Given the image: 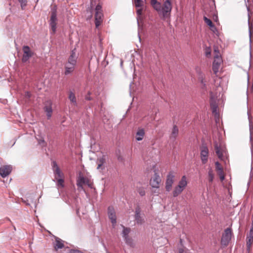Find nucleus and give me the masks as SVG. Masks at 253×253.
Listing matches in <instances>:
<instances>
[{"label":"nucleus","mask_w":253,"mask_h":253,"mask_svg":"<svg viewBox=\"0 0 253 253\" xmlns=\"http://www.w3.org/2000/svg\"><path fill=\"white\" fill-rule=\"evenodd\" d=\"M232 236V231L230 228H227L224 230L221 239V244L222 246H226L231 240Z\"/></svg>","instance_id":"9"},{"label":"nucleus","mask_w":253,"mask_h":253,"mask_svg":"<svg viewBox=\"0 0 253 253\" xmlns=\"http://www.w3.org/2000/svg\"><path fill=\"white\" fill-rule=\"evenodd\" d=\"M23 55L22 58L23 62H26L33 54L28 46L25 45L23 47Z\"/></svg>","instance_id":"12"},{"label":"nucleus","mask_w":253,"mask_h":253,"mask_svg":"<svg viewBox=\"0 0 253 253\" xmlns=\"http://www.w3.org/2000/svg\"><path fill=\"white\" fill-rule=\"evenodd\" d=\"M145 135V130L143 128H138L136 133V139L137 141L142 140Z\"/></svg>","instance_id":"19"},{"label":"nucleus","mask_w":253,"mask_h":253,"mask_svg":"<svg viewBox=\"0 0 253 253\" xmlns=\"http://www.w3.org/2000/svg\"><path fill=\"white\" fill-rule=\"evenodd\" d=\"M84 184H86L89 187H91V184L90 183L89 179L85 177L82 172H80L77 179V185L78 186V190H84Z\"/></svg>","instance_id":"4"},{"label":"nucleus","mask_w":253,"mask_h":253,"mask_svg":"<svg viewBox=\"0 0 253 253\" xmlns=\"http://www.w3.org/2000/svg\"><path fill=\"white\" fill-rule=\"evenodd\" d=\"M54 247L56 251L62 249L64 247L63 241L58 237L56 238L55 242L54 243Z\"/></svg>","instance_id":"20"},{"label":"nucleus","mask_w":253,"mask_h":253,"mask_svg":"<svg viewBox=\"0 0 253 253\" xmlns=\"http://www.w3.org/2000/svg\"><path fill=\"white\" fill-rule=\"evenodd\" d=\"M250 35L251 36V32H250Z\"/></svg>","instance_id":"47"},{"label":"nucleus","mask_w":253,"mask_h":253,"mask_svg":"<svg viewBox=\"0 0 253 253\" xmlns=\"http://www.w3.org/2000/svg\"><path fill=\"white\" fill-rule=\"evenodd\" d=\"M214 52L215 53V55L214 57V61L212 63V70L214 74L216 75L217 73L218 72L222 60L219 55V51L217 49H214Z\"/></svg>","instance_id":"8"},{"label":"nucleus","mask_w":253,"mask_h":253,"mask_svg":"<svg viewBox=\"0 0 253 253\" xmlns=\"http://www.w3.org/2000/svg\"><path fill=\"white\" fill-rule=\"evenodd\" d=\"M174 175L173 172L170 171L167 176L165 188L167 192H169L172 188L174 182Z\"/></svg>","instance_id":"10"},{"label":"nucleus","mask_w":253,"mask_h":253,"mask_svg":"<svg viewBox=\"0 0 253 253\" xmlns=\"http://www.w3.org/2000/svg\"><path fill=\"white\" fill-rule=\"evenodd\" d=\"M153 168H154V175L150 179V184L153 188L158 189L160 187V184L161 182V178L158 173V169L156 168L155 166Z\"/></svg>","instance_id":"5"},{"label":"nucleus","mask_w":253,"mask_h":253,"mask_svg":"<svg viewBox=\"0 0 253 253\" xmlns=\"http://www.w3.org/2000/svg\"><path fill=\"white\" fill-rule=\"evenodd\" d=\"M209 150L207 146H203L201 148V159L202 163L205 164L208 162Z\"/></svg>","instance_id":"13"},{"label":"nucleus","mask_w":253,"mask_h":253,"mask_svg":"<svg viewBox=\"0 0 253 253\" xmlns=\"http://www.w3.org/2000/svg\"><path fill=\"white\" fill-rule=\"evenodd\" d=\"M211 30L214 32V31L216 30V29H215L214 28H211Z\"/></svg>","instance_id":"46"},{"label":"nucleus","mask_w":253,"mask_h":253,"mask_svg":"<svg viewBox=\"0 0 253 253\" xmlns=\"http://www.w3.org/2000/svg\"><path fill=\"white\" fill-rule=\"evenodd\" d=\"M75 66H76V65H75L74 64L67 62L65 64V67H69V68L72 67L73 69H75Z\"/></svg>","instance_id":"38"},{"label":"nucleus","mask_w":253,"mask_h":253,"mask_svg":"<svg viewBox=\"0 0 253 253\" xmlns=\"http://www.w3.org/2000/svg\"><path fill=\"white\" fill-rule=\"evenodd\" d=\"M215 165L216 170L217 172V173L218 174V175L221 174L223 172V169H222L220 164H219V162H215Z\"/></svg>","instance_id":"31"},{"label":"nucleus","mask_w":253,"mask_h":253,"mask_svg":"<svg viewBox=\"0 0 253 253\" xmlns=\"http://www.w3.org/2000/svg\"><path fill=\"white\" fill-rule=\"evenodd\" d=\"M178 252H179V253H186L185 251L184 250V249H183L182 248L179 249Z\"/></svg>","instance_id":"44"},{"label":"nucleus","mask_w":253,"mask_h":253,"mask_svg":"<svg viewBox=\"0 0 253 253\" xmlns=\"http://www.w3.org/2000/svg\"><path fill=\"white\" fill-rule=\"evenodd\" d=\"M57 21V9L56 6H55L51 9V14L49 20V25L53 34H54L56 30Z\"/></svg>","instance_id":"7"},{"label":"nucleus","mask_w":253,"mask_h":253,"mask_svg":"<svg viewBox=\"0 0 253 253\" xmlns=\"http://www.w3.org/2000/svg\"><path fill=\"white\" fill-rule=\"evenodd\" d=\"M65 75H68L70 74L74 70V69H73L72 67H70V68L65 67Z\"/></svg>","instance_id":"35"},{"label":"nucleus","mask_w":253,"mask_h":253,"mask_svg":"<svg viewBox=\"0 0 253 253\" xmlns=\"http://www.w3.org/2000/svg\"><path fill=\"white\" fill-rule=\"evenodd\" d=\"M45 111L46 112V115L48 119H49L52 114V109L50 102H49V105L46 106L44 108Z\"/></svg>","instance_id":"23"},{"label":"nucleus","mask_w":253,"mask_h":253,"mask_svg":"<svg viewBox=\"0 0 253 253\" xmlns=\"http://www.w3.org/2000/svg\"><path fill=\"white\" fill-rule=\"evenodd\" d=\"M37 140H38V143L40 144V145H42L43 146H45L46 145V143L44 140V139L43 138H40V139H38L37 138Z\"/></svg>","instance_id":"36"},{"label":"nucleus","mask_w":253,"mask_h":253,"mask_svg":"<svg viewBox=\"0 0 253 253\" xmlns=\"http://www.w3.org/2000/svg\"><path fill=\"white\" fill-rule=\"evenodd\" d=\"M95 13V24L96 28H98L103 22V14L102 13V6L98 4L96 5Z\"/></svg>","instance_id":"6"},{"label":"nucleus","mask_w":253,"mask_h":253,"mask_svg":"<svg viewBox=\"0 0 253 253\" xmlns=\"http://www.w3.org/2000/svg\"><path fill=\"white\" fill-rule=\"evenodd\" d=\"M210 105L212 109V113H215V114H217L218 113L217 112V109L218 106L216 101L213 100L212 98H211Z\"/></svg>","instance_id":"24"},{"label":"nucleus","mask_w":253,"mask_h":253,"mask_svg":"<svg viewBox=\"0 0 253 253\" xmlns=\"http://www.w3.org/2000/svg\"><path fill=\"white\" fill-rule=\"evenodd\" d=\"M69 99L70 100V101L71 102V103L73 104L74 105H75V106L77 105V103L76 101V98L75 95L72 91L70 92Z\"/></svg>","instance_id":"26"},{"label":"nucleus","mask_w":253,"mask_h":253,"mask_svg":"<svg viewBox=\"0 0 253 253\" xmlns=\"http://www.w3.org/2000/svg\"><path fill=\"white\" fill-rule=\"evenodd\" d=\"M215 151L218 158L222 159L223 157L222 152L220 148L217 145V144L215 145Z\"/></svg>","instance_id":"28"},{"label":"nucleus","mask_w":253,"mask_h":253,"mask_svg":"<svg viewBox=\"0 0 253 253\" xmlns=\"http://www.w3.org/2000/svg\"><path fill=\"white\" fill-rule=\"evenodd\" d=\"M18 1L21 4L22 8L23 9L24 7L26 5L27 0H18Z\"/></svg>","instance_id":"37"},{"label":"nucleus","mask_w":253,"mask_h":253,"mask_svg":"<svg viewBox=\"0 0 253 253\" xmlns=\"http://www.w3.org/2000/svg\"><path fill=\"white\" fill-rule=\"evenodd\" d=\"M209 180L210 182H212L214 178V174L211 169H210L208 171Z\"/></svg>","instance_id":"34"},{"label":"nucleus","mask_w":253,"mask_h":253,"mask_svg":"<svg viewBox=\"0 0 253 253\" xmlns=\"http://www.w3.org/2000/svg\"><path fill=\"white\" fill-rule=\"evenodd\" d=\"M130 232V229L128 228H126L123 226V230L122 232L123 237L124 238L126 242H127V240L128 239V235Z\"/></svg>","instance_id":"25"},{"label":"nucleus","mask_w":253,"mask_h":253,"mask_svg":"<svg viewBox=\"0 0 253 253\" xmlns=\"http://www.w3.org/2000/svg\"><path fill=\"white\" fill-rule=\"evenodd\" d=\"M105 156H102L100 158H98L96 161V164H97V169H101L103 170L104 169V167L103 166L104 164L105 163Z\"/></svg>","instance_id":"17"},{"label":"nucleus","mask_w":253,"mask_h":253,"mask_svg":"<svg viewBox=\"0 0 253 253\" xmlns=\"http://www.w3.org/2000/svg\"><path fill=\"white\" fill-rule=\"evenodd\" d=\"M136 190L141 196H144L145 195V190L144 187L137 186Z\"/></svg>","instance_id":"33"},{"label":"nucleus","mask_w":253,"mask_h":253,"mask_svg":"<svg viewBox=\"0 0 253 253\" xmlns=\"http://www.w3.org/2000/svg\"><path fill=\"white\" fill-rule=\"evenodd\" d=\"M52 167L55 178L56 179V186L58 188L64 187V174L60 170L57 163L54 161L52 163Z\"/></svg>","instance_id":"2"},{"label":"nucleus","mask_w":253,"mask_h":253,"mask_svg":"<svg viewBox=\"0 0 253 253\" xmlns=\"http://www.w3.org/2000/svg\"><path fill=\"white\" fill-rule=\"evenodd\" d=\"M77 59L78 55L76 53L75 49H74L72 51L67 62L76 65Z\"/></svg>","instance_id":"18"},{"label":"nucleus","mask_w":253,"mask_h":253,"mask_svg":"<svg viewBox=\"0 0 253 253\" xmlns=\"http://www.w3.org/2000/svg\"><path fill=\"white\" fill-rule=\"evenodd\" d=\"M118 159L119 161H122L123 160L122 158H121L120 156L118 157Z\"/></svg>","instance_id":"45"},{"label":"nucleus","mask_w":253,"mask_h":253,"mask_svg":"<svg viewBox=\"0 0 253 253\" xmlns=\"http://www.w3.org/2000/svg\"><path fill=\"white\" fill-rule=\"evenodd\" d=\"M12 170L10 166H2L0 167V175L2 177H5L9 175Z\"/></svg>","instance_id":"14"},{"label":"nucleus","mask_w":253,"mask_h":253,"mask_svg":"<svg viewBox=\"0 0 253 253\" xmlns=\"http://www.w3.org/2000/svg\"><path fill=\"white\" fill-rule=\"evenodd\" d=\"M178 133V128L176 126H174L172 128V132L171 133L170 137L175 139Z\"/></svg>","instance_id":"27"},{"label":"nucleus","mask_w":253,"mask_h":253,"mask_svg":"<svg viewBox=\"0 0 253 253\" xmlns=\"http://www.w3.org/2000/svg\"><path fill=\"white\" fill-rule=\"evenodd\" d=\"M90 92H88L87 94H86V95L85 97V99L87 100H91V98L90 97Z\"/></svg>","instance_id":"40"},{"label":"nucleus","mask_w":253,"mask_h":253,"mask_svg":"<svg viewBox=\"0 0 253 253\" xmlns=\"http://www.w3.org/2000/svg\"><path fill=\"white\" fill-rule=\"evenodd\" d=\"M187 185V178L185 175L182 176L181 180L179 181L178 186L184 190Z\"/></svg>","instance_id":"21"},{"label":"nucleus","mask_w":253,"mask_h":253,"mask_svg":"<svg viewBox=\"0 0 253 253\" xmlns=\"http://www.w3.org/2000/svg\"><path fill=\"white\" fill-rule=\"evenodd\" d=\"M133 4L136 8L137 24L139 25V20L143 14V11L145 8L146 0H133Z\"/></svg>","instance_id":"3"},{"label":"nucleus","mask_w":253,"mask_h":253,"mask_svg":"<svg viewBox=\"0 0 253 253\" xmlns=\"http://www.w3.org/2000/svg\"><path fill=\"white\" fill-rule=\"evenodd\" d=\"M196 72L199 75L200 77H199V79L200 80H201V83L203 84V86H206V84L204 82V77H203V76L202 75V72L201 71V69L199 67H197L196 68Z\"/></svg>","instance_id":"29"},{"label":"nucleus","mask_w":253,"mask_h":253,"mask_svg":"<svg viewBox=\"0 0 253 253\" xmlns=\"http://www.w3.org/2000/svg\"><path fill=\"white\" fill-rule=\"evenodd\" d=\"M25 95L26 98H30L31 96V94L30 92L27 91L25 92Z\"/></svg>","instance_id":"42"},{"label":"nucleus","mask_w":253,"mask_h":253,"mask_svg":"<svg viewBox=\"0 0 253 253\" xmlns=\"http://www.w3.org/2000/svg\"><path fill=\"white\" fill-rule=\"evenodd\" d=\"M70 253H83L82 252L77 250H71L70 251Z\"/></svg>","instance_id":"41"},{"label":"nucleus","mask_w":253,"mask_h":253,"mask_svg":"<svg viewBox=\"0 0 253 253\" xmlns=\"http://www.w3.org/2000/svg\"><path fill=\"white\" fill-rule=\"evenodd\" d=\"M250 141H251V151H252V154H253V138H252L251 134V136H250Z\"/></svg>","instance_id":"39"},{"label":"nucleus","mask_w":253,"mask_h":253,"mask_svg":"<svg viewBox=\"0 0 253 253\" xmlns=\"http://www.w3.org/2000/svg\"><path fill=\"white\" fill-rule=\"evenodd\" d=\"M172 3L170 0H165L163 4H160L156 9L160 15H162L164 18L169 17L172 10Z\"/></svg>","instance_id":"1"},{"label":"nucleus","mask_w":253,"mask_h":253,"mask_svg":"<svg viewBox=\"0 0 253 253\" xmlns=\"http://www.w3.org/2000/svg\"><path fill=\"white\" fill-rule=\"evenodd\" d=\"M182 188L178 186L177 185L176 186L173 191H172V196L173 197H176L178 195H179L183 191Z\"/></svg>","instance_id":"22"},{"label":"nucleus","mask_w":253,"mask_h":253,"mask_svg":"<svg viewBox=\"0 0 253 253\" xmlns=\"http://www.w3.org/2000/svg\"><path fill=\"white\" fill-rule=\"evenodd\" d=\"M253 243V230H250L249 235L247 238V247L248 251L250 250L251 246Z\"/></svg>","instance_id":"16"},{"label":"nucleus","mask_w":253,"mask_h":253,"mask_svg":"<svg viewBox=\"0 0 253 253\" xmlns=\"http://www.w3.org/2000/svg\"><path fill=\"white\" fill-rule=\"evenodd\" d=\"M150 3L153 8L156 10L158 6L160 5L161 2L157 1V0H151Z\"/></svg>","instance_id":"32"},{"label":"nucleus","mask_w":253,"mask_h":253,"mask_svg":"<svg viewBox=\"0 0 253 253\" xmlns=\"http://www.w3.org/2000/svg\"><path fill=\"white\" fill-rule=\"evenodd\" d=\"M108 215L110 219L113 227H114L117 223V217L116 212L113 207L109 206L108 208Z\"/></svg>","instance_id":"11"},{"label":"nucleus","mask_w":253,"mask_h":253,"mask_svg":"<svg viewBox=\"0 0 253 253\" xmlns=\"http://www.w3.org/2000/svg\"><path fill=\"white\" fill-rule=\"evenodd\" d=\"M219 177H220V179L221 180H223L224 179V173L223 172L221 174H219Z\"/></svg>","instance_id":"43"},{"label":"nucleus","mask_w":253,"mask_h":253,"mask_svg":"<svg viewBox=\"0 0 253 253\" xmlns=\"http://www.w3.org/2000/svg\"><path fill=\"white\" fill-rule=\"evenodd\" d=\"M141 210L139 207H137L135 210V219L137 224H142L144 223V219L140 216Z\"/></svg>","instance_id":"15"},{"label":"nucleus","mask_w":253,"mask_h":253,"mask_svg":"<svg viewBox=\"0 0 253 253\" xmlns=\"http://www.w3.org/2000/svg\"><path fill=\"white\" fill-rule=\"evenodd\" d=\"M204 20L205 22L211 28H214L216 29V27L214 26V25L213 24L212 21L209 18H208L207 17L204 16Z\"/></svg>","instance_id":"30"}]
</instances>
